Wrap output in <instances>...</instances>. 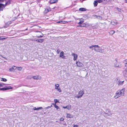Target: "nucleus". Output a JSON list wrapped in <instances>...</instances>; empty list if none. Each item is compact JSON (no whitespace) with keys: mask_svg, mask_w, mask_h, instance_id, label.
<instances>
[{"mask_svg":"<svg viewBox=\"0 0 127 127\" xmlns=\"http://www.w3.org/2000/svg\"><path fill=\"white\" fill-rule=\"evenodd\" d=\"M84 94V91L82 90L80 91L78 93L77 95L75 96V97L78 98L81 97Z\"/></svg>","mask_w":127,"mask_h":127,"instance_id":"obj_1","label":"nucleus"},{"mask_svg":"<svg viewBox=\"0 0 127 127\" xmlns=\"http://www.w3.org/2000/svg\"><path fill=\"white\" fill-rule=\"evenodd\" d=\"M95 46L94 50L95 51L100 53H102L103 52V50L98 45H95Z\"/></svg>","mask_w":127,"mask_h":127,"instance_id":"obj_2","label":"nucleus"},{"mask_svg":"<svg viewBox=\"0 0 127 127\" xmlns=\"http://www.w3.org/2000/svg\"><path fill=\"white\" fill-rule=\"evenodd\" d=\"M59 85L58 84H55V89L59 93L62 92V90L59 87Z\"/></svg>","mask_w":127,"mask_h":127,"instance_id":"obj_3","label":"nucleus"},{"mask_svg":"<svg viewBox=\"0 0 127 127\" xmlns=\"http://www.w3.org/2000/svg\"><path fill=\"white\" fill-rule=\"evenodd\" d=\"M125 88H123L121 90H118L119 93L121 95V96H123L125 94Z\"/></svg>","mask_w":127,"mask_h":127,"instance_id":"obj_4","label":"nucleus"},{"mask_svg":"<svg viewBox=\"0 0 127 127\" xmlns=\"http://www.w3.org/2000/svg\"><path fill=\"white\" fill-rule=\"evenodd\" d=\"M125 88H123L121 90H118L119 93L121 95V96H123L125 94Z\"/></svg>","mask_w":127,"mask_h":127,"instance_id":"obj_5","label":"nucleus"},{"mask_svg":"<svg viewBox=\"0 0 127 127\" xmlns=\"http://www.w3.org/2000/svg\"><path fill=\"white\" fill-rule=\"evenodd\" d=\"M76 63L78 67H82L83 66V64L79 61H76Z\"/></svg>","mask_w":127,"mask_h":127,"instance_id":"obj_6","label":"nucleus"},{"mask_svg":"<svg viewBox=\"0 0 127 127\" xmlns=\"http://www.w3.org/2000/svg\"><path fill=\"white\" fill-rule=\"evenodd\" d=\"M12 89L13 88L10 86H6L4 88H2L1 91H5L7 90Z\"/></svg>","mask_w":127,"mask_h":127,"instance_id":"obj_7","label":"nucleus"},{"mask_svg":"<svg viewBox=\"0 0 127 127\" xmlns=\"http://www.w3.org/2000/svg\"><path fill=\"white\" fill-rule=\"evenodd\" d=\"M121 96V95L117 91H116L114 97L115 98L117 99Z\"/></svg>","mask_w":127,"mask_h":127,"instance_id":"obj_8","label":"nucleus"},{"mask_svg":"<svg viewBox=\"0 0 127 127\" xmlns=\"http://www.w3.org/2000/svg\"><path fill=\"white\" fill-rule=\"evenodd\" d=\"M59 56L63 59H66V57L64 56V53L63 51H62L60 53Z\"/></svg>","mask_w":127,"mask_h":127,"instance_id":"obj_9","label":"nucleus"},{"mask_svg":"<svg viewBox=\"0 0 127 127\" xmlns=\"http://www.w3.org/2000/svg\"><path fill=\"white\" fill-rule=\"evenodd\" d=\"M17 69V67L16 66H13L9 68V70L10 71L12 72L14 70H16Z\"/></svg>","mask_w":127,"mask_h":127,"instance_id":"obj_10","label":"nucleus"},{"mask_svg":"<svg viewBox=\"0 0 127 127\" xmlns=\"http://www.w3.org/2000/svg\"><path fill=\"white\" fill-rule=\"evenodd\" d=\"M32 78L35 80L40 79H41V77L39 75H36L33 76Z\"/></svg>","mask_w":127,"mask_h":127,"instance_id":"obj_11","label":"nucleus"},{"mask_svg":"<svg viewBox=\"0 0 127 127\" xmlns=\"http://www.w3.org/2000/svg\"><path fill=\"white\" fill-rule=\"evenodd\" d=\"M71 55L73 57V60L75 61L77 59L78 56L76 54L74 53H72Z\"/></svg>","mask_w":127,"mask_h":127,"instance_id":"obj_12","label":"nucleus"},{"mask_svg":"<svg viewBox=\"0 0 127 127\" xmlns=\"http://www.w3.org/2000/svg\"><path fill=\"white\" fill-rule=\"evenodd\" d=\"M5 7L4 5L0 3V11L2 10Z\"/></svg>","mask_w":127,"mask_h":127,"instance_id":"obj_13","label":"nucleus"},{"mask_svg":"<svg viewBox=\"0 0 127 127\" xmlns=\"http://www.w3.org/2000/svg\"><path fill=\"white\" fill-rule=\"evenodd\" d=\"M73 116L71 114H67V116L66 117L67 118H72L73 117Z\"/></svg>","mask_w":127,"mask_h":127,"instance_id":"obj_14","label":"nucleus"},{"mask_svg":"<svg viewBox=\"0 0 127 127\" xmlns=\"http://www.w3.org/2000/svg\"><path fill=\"white\" fill-rule=\"evenodd\" d=\"M120 63L119 62H116V63H114V67H119V64Z\"/></svg>","mask_w":127,"mask_h":127,"instance_id":"obj_15","label":"nucleus"},{"mask_svg":"<svg viewBox=\"0 0 127 127\" xmlns=\"http://www.w3.org/2000/svg\"><path fill=\"white\" fill-rule=\"evenodd\" d=\"M58 0H51L49 1L51 4L56 3L57 2Z\"/></svg>","mask_w":127,"mask_h":127,"instance_id":"obj_16","label":"nucleus"},{"mask_svg":"<svg viewBox=\"0 0 127 127\" xmlns=\"http://www.w3.org/2000/svg\"><path fill=\"white\" fill-rule=\"evenodd\" d=\"M51 10V9L49 8H48L46 9L44 11V12L45 13H47L48 12Z\"/></svg>","mask_w":127,"mask_h":127,"instance_id":"obj_17","label":"nucleus"},{"mask_svg":"<svg viewBox=\"0 0 127 127\" xmlns=\"http://www.w3.org/2000/svg\"><path fill=\"white\" fill-rule=\"evenodd\" d=\"M123 74L124 76L126 77H127V70H125L123 72Z\"/></svg>","mask_w":127,"mask_h":127,"instance_id":"obj_18","label":"nucleus"},{"mask_svg":"<svg viewBox=\"0 0 127 127\" xmlns=\"http://www.w3.org/2000/svg\"><path fill=\"white\" fill-rule=\"evenodd\" d=\"M124 82V81H118V84L119 85H123Z\"/></svg>","mask_w":127,"mask_h":127,"instance_id":"obj_19","label":"nucleus"},{"mask_svg":"<svg viewBox=\"0 0 127 127\" xmlns=\"http://www.w3.org/2000/svg\"><path fill=\"white\" fill-rule=\"evenodd\" d=\"M44 39H37L36 40V41H37L39 42L42 43V42L43 41Z\"/></svg>","mask_w":127,"mask_h":127,"instance_id":"obj_20","label":"nucleus"},{"mask_svg":"<svg viewBox=\"0 0 127 127\" xmlns=\"http://www.w3.org/2000/svg\"><path fill=\"white\" fill-rule=\"evenodd\" d=\"M53 104L55 108H56L57 110L59 109H60V108H59V106H57L56 104Z\"/></svg>","mask_w":127,"mask_h":127,"instance_id":"obj_21","label":"nucleus"},{"mask_svg":"<svg viewBox=\"0 0 127 127\" xmlns=\"http://www.w3.org/2000/svg\"><path fill=\"white\" fill-rule=\"evenodd\" d=\"M115 31L113 30H112L109 32V34L111 35H113L115 33Z\"/></svg>","mask_w":127,"mask_h":127,"instance_id":"obj_22","label":"nucleus"},{"mask_svg":"<svg viewBox=\"0 0 127 127\" xmlns=\"http://www.w3.org/2000/svg\"><path fill=\"white\" fill-rule=\"evenodd\" d=\"M71 108V105L69 104L67 106V109L68 110H70Z\"/></svg>","mask_w":127,"mask_h":127,"instance_id":"obj_23","label":"nucleus"},{"mask_svg":"<svg viewBox=\"0 0 127 127\" xmlns=\"http://www.w3.org/2000/svg\"><path fill=\"white\" fill-rule=\"evenodd\" d=\"M17 69L19 71H21L22 70V67H17Z\"/></svg>","mask_w":127,"mask_h":127,"instance_id":"obj_24","label":"nucleus"},{"mask_svg":"<svg viewBox=\"0 0 127 127\" xmlns=\"http://www.w3.org/2000/svg\"><path fill=\"white\" fill-rule=\"evenodd\" d=\"M3 36H0V40H3L4 39H5L7 38V37H6L5 38L3 37Z\"/></svg>","mask_w":127,"mask_h":127,"instance_id":"obj_25","label":"nucleus"},{"mask_svg":"<svg viewBox=\"0 0 127 127\" xmlns=\"http://www.w3.org/2000/svg\"><path fill=\"white\" fill-rule=\"evenodd\" d=\"M79 10L80 11H84L86 10V9L85 8H79Z\"/></svg>","mask_w":127,"mask_h":127,"instance_id":"obj_26","label":"nucleus"},{"mask_svg":"<svg viewBox=\"0 0 127 127\" xmlns=\"http://www.w3.org/2000/svg\"><path fill=\"white\" fill-rule=\"evenodd\" d=\"M124 63L125 64V66H127V59L125 60L124 62Z\"/></svg>","mask_w":127,"mask_h":127,"instance_id":"obj_27","label":"nucleus"},{"mask_svg":"<svg viewBox=\"0 0 127 127\" xmlns=\"http://www.w3.org/2000/svg\"><path fill=\"white\" fill-rule=\"evenodd\" d=\"M97 4H98V3H97V1H95L94 2V6H96L97 5Z\"/></svg>","mask_w":127,"mask_h":127,"instance_id":"obj_28","label":"nucleus"},{"mask_svg":"<svg viewBox=\"0 0 127 127\" xmlns=\"http://www.w3.org/2000/svg\"><path fill=\"white\" fill-rule=\"evenodd\" d=\"M0 80L1 81L6 82L7 81V80L5 78H2Z\"/></svg>","mask_w":127,"mask_h":127,"instance_id":"obj_29","label":"nucleus"},{"mask_svg":"<svg viewBox=\"0 0 127 127\" xmlns=\"http://www.w3.org/2000/svg\"><path fill=\"white\" fill-rule=\"evenodd\" d=\"M111 23L113 25H115L117 24V23L116 22V21L115 22L114 21H112L111 22Z\"/></svg>","mask_w":127,"mask_h":127,"instance_id":"obj_30","label":"nucleus"},{"mask_svg":"<svg viewBox=\"0 0 127 127\" xmlns=\"http://www.w3.org/2000/svg\"><path fill=\"white\" fill-rule=\"evenodd\" d=\"M84 22V21L83 20H80V21L78 23V24L79 25L83 23Z\"/></svg>","mask_w":127,"mask_h":127,"instance_id":"obj_31","label":"nucleus"},{"mask_svg":"<svg viewBox=\"0 0 127 127\" xmlns=\"http://www.w3.org/2000/svg\"><path fill=\"white\" fill-rule=\"evenodd\" d=\"M94 17H96L97 18L100 19L101 18V17L99 16H97L95 15H94Z\"/></svg>","mask_w":127,"mask_h":127,"instance_id":"obj_32","label":"nucleus"},{"mask_svg":"<svg viewBox=\"0 0 127 127\" xmlns=\"http://www.w3.org/2000/svg\"><path fill=\"white\" fill-rule=\"evenodd\" d=\"M32 78V76L31 75L28 76L27 77V78L28 79H31Z\"/></svg>","mask_w":127,"mask_h":127,"instance_id":"obj_33","label":"nucleus"},{"mask_svg":"<svg viewBox=\"0 0 127 127\" xmlns=\"http://www.w3.org/2000/svg\"><path fill=\"white\" fill-rule=\"evenodd\" d=\"M54 102H55V104H56V103L57 102H59V101L57 99H54Z\"/></svg>","mask_w":127,"mask_h":127,"instance_id":"obj_34","label":"nucleus"},{"mask_svg":"<svg viewBox=\"0 0 127 127\" xmlns=\"http://www.w3.org/2000/svg\"><path fill=\"white\" fill-rule=\"evenodd\" d=\"M94 48H95V45H92V46H90L89 47V48L90 49H91L92 50H93V49L94 48Z\"/></svg>","mask_w":127,"mask_h":127,"instance_id":"obj_35","label":"nucleus"},{"mask_svg":"<svg viewBox=\"0 0 127 127\" xmlns=\"http://www.w3.org/2000/svg\"><path fill=\"white\" fill-rule=\"evenodd\" d=\"M5 84L4 83H0V87H2L4 86Z\"/></svg>","mask_w":127,"mask_h":127,"instance_id":"obj_36","label":"nucleus"},{"mask_svg":"<svg viewBox=\"0 0 127 127\" xmlns=\"http://www.w3.org/2000/svg\"><path fill=\"white\" fill-rule=\"evenodd\" d=\"M42 34V35L38 36V35H37L36 36L38 37V38H40L41 37H42L43 36V34Z\"/></svg>","mask_w":127,"mask_h":127,"instance_id":"obj_37","label":"nucleus"},{"mask_svg":"<svg viewBox=\"0 0 127 127\" xmlns=\"http://www.w3.org/2000/svg\"><path fill=\"white\" fill-rule=\"evenodd\" d=\"M42 109V107H38L37 108H36V110H39V109Z\"/></svg>","mask_w":127,"mask_h":127,"instance_id":"obj_38","label":"nucleus"},{"mask_svg":"<svg viewBox=\"0 0 127 127\" xmlns=\"http://www.w3.org/2000/svg\"><path fill=\"white\" fill-rule=\"evenodd\" d=\"M60 50H59V49H57V53L58 54H59V53L60 52Z\"/></svg>","mask_w":127,"mask_h":127,"instance_id":"obj_39","label":"nucleus"},{"mask_svg":"<svg viewBox=\"0 0 127 127\" xmlns=\"http://www.w3.org/2000/svg\"><path fill=\"white\" fill-rule=\"evenodd\" d=\"M64 120V119L63 118H61L60 119V121H63Z\"/></svg>","mask_w":127,"mask_h":127,"instance_id":"obj_40","label":"nucleus"},{"mask_svg":"<svg viewBox=\"0 0 127 127\" xmlns=\"http://www.w3.org/2000/svg\"><path fill=\"white\" fill-rule=\"evenodd\" d=\"M57 23H63V21H61L57 22Z\"/></svg>","mask_w":127,"mask_h":127,"instance_id":"obj_41","label":"nucleus"},{"mask_svg":"<svg viewBox=\"0 0 127 127\" xmlns=\"http://www.w3.org/2000/svg\"><path fill=\"white\" fill-rule=\"evenodd\" d=\"M67 21H63V24H65L66 23H67Z\"/></svg>","mask_w":127,"mask_h":127,"instance_id":"obj_42","label":"nucleus"},{"mask_svg":"<svg viewBox=\"0 0 127 127\" xmlns=\"http://www.w3.org/2000/svg\"><path fill=\"white\" fill-rule=\"evenodd\" d=\"M97 2H98V3H101V0H97Z\"/></svg>","mask_w":127,"mask_h":127,"instance_id":"obj_43","label":"nucleus"},{"mask_svg":"<svg viewBox=\"0 0 127 127\" xmlns=\"http://www.w3.org/2000/svg\"><path fill=\"white\" fill-rule=\"evenodd\" d=\"M0 56L2 58H4L6 60H7V59L5 58V57H3L1 55H0Z\"/></svg>","mask_w":127,"mask_h":127,"instance_id":"obj_44","label":"nucleus"},{"mask_svg":"<svg viewBox=\"0 0 127 127\" xmlns=\"http://www.w3.org/2000/svg\"><path fill=\"white\" fill-rule=\"evenodd\" d=\"M118 59L117 58H116L115 59V61H116V62H118Z\"/></svg>","mask_w":127,"mask_h":127,"instance_id":"obj_45","label":"nucleus"},{"mask_svg":"<svg viewBox=\"0 0 127 127\" xmlns=\"http://www.w3.org/2000/svg\"><path fill=\"white\" fill-rule=\"evenodd\" d=\"M73 127H78V126L77 125H74Z\"/></svg>","mask_w":127,"mask_h":127,"instance_id":"obj_46","label":"nucleus"},{"mask_svg":"<svg viewBox=\"0 0 127 127\" xmlns=\"http://www.w3.org/2000/svg\"><path fill=\"white\" fill-rule=\"evenodd\" d=\"M63 108H64V109H66V108L67 109V106H63Z\"/></svg>","mask_w":127,"mask_h":127,"instance_id":"obj_47","label":"nucleus"},{"mask_svg":"<svg viewBox=\"0 0 127 127\" xmlns=\"http://www.w3.org/2000/svg\"><path fill=\"white\" fill-rule=\"evenodd\" d=\"M50 107H51V106H48L47 107H46V109H47L49 108H50Z\"/></svg>","mask_w":127,"mask_h":127,"instance_id":"obj_48","label":"nucleus"},{"mask_svg":"<svg viewBox=\"0 0 127 127\" xmlns=\"http://www.w3.org/2000/svg\"><path fill=\"white\" fill-rule=\"evenodd\" d=\"M33 110H36V107H34L33 109Z\"/></svg>","mask_w":127,"mask_h":127,"instance_id":"obj_49","label":"nucleus"},{"mask_svg":"<svg viewBox=\"0 0 127 127\" xmlns=\"http://www.w3.org/2000/svg\"><path fill=\"white\" fill-rule=\"evenodd\" d=\"M36 32H38L39 34L41 33V32L40 31H37Z\"/></svg>","mask_w":127,"mask_h":127,"instance_id":"obj_50","label":"nucleus"},{"mask_svg":"<svg viewBox=\"0 0 127 127\" xmlns=\"http://www.w3.org/2000/svg\"><path fill=\"white\" fill-rule=\"evenodd\" d=\"M107 0H101V2H104L105 1H106Z\"/></svg>","mask_w":127,"mask_h":127,"instance_id":"obj_51","label":"nucleus"},{"mask_svg":"<svg viewBox=\"0 0 127 127\" xmlns=\"http://www.w3.org/2000/svg\"><path fill=\"white\" fill-rule=\"evenodd\" d=\"M118 11L119 12H121V10L120 9H118Z\"/></svg>","mask_w":127,"mask_h":127,"instance_id":"obj_52","label":"nucleus"},{"mask_svg":"<svg viewBox=\"0 0 127 127\" xmlns=\"http://www.w3.org/2000/svg\"><path fill=\"white\" fill-rule=\"evenodd\" d=\"M85 26H82V25H80L79 26V27H85Z\"/></svg>","mask_w":127,"mask_h":127,"instance_id":"obj_53","label":"nucleus"},{"mask_svg":"<svg viewBox=\"0 0 127 127\" xmlns=\"http://www.w3.org/2000/svg\"><path fill=\"white\" fill-rule=\"evenodd\" d=\"M3 0H0V1L1 2V1H3Z\"/></svg>","mask_w":127,"mask_h":127,"instance_id":"obj_54","label":"nucleus"},{"mask_svg":"<svg viewBox=\"0 0 127 127\" xmlns=\"http://www.w3.org/2000/svg\"><path fill=\"white\" fill-rule=\"evenodd\" d=\"M125 1H126V2L127 3V0H126Z\"/></svg>","mask_w":127,"mask_h":127,"instance_id":"obj_55","label":"nucleus"},{"mask_svg":"<svg viewBox=\"0 0 127 127\" xmlns=\"http://www.w3.org/2000/svg\"><path fill=\"white\" fill-rule=\"evenodd\" d=\"M35 26V27H37V26Z\"/></svg>","mask_w":127,"mask_h":127,"instance_id":"obj_56","label":"nucleus"},{"mask_svg":"<svg viewBox=\"0 0 127 127\" xmlns=\"http://www.w3.org/2000/svg\"><path fill=\"white\" fill-rule=\"evenodd\" d=\"M2 89V88H0V90H1Z\"/></svg>","mask_w":127,"mask_h":127,"instance_id":"obj_57","label":"nucleus"},{"mask_svg":"<svg viewBox=\"0 0 127 127\" xmlns=\"http://www.w3.org/2000/svg\"><path fill=\"white\" fill-rule=\"evenodd\" d=\"M27 30V28L25 30Z\"/></svg>","mask_w":127,"mask_h":127,"instance_id":"obj_58","label":"nucleus"},{"mask_svg":"<svg viewBox=\"0 0 127 127\" xmlns=\"http://www.w3.org/2000/svg\"><path fill=\"white\" fill-rule=\"evenodd\" d=\"M87 24H86V25L87 26Z\"/></svg>","mask_w":127,"mask_h":127,"instance_id":"obj_59","label":"nucleus"},{"mask_svg":"<svg viewBox=\"0 0 127 127\" xmlns=\"http://www.w3.org/2000/svg\"><path fill=\"white\" fill-rule=\"evenodd\" d=\"M52 105H51V106H51V107H52Z\"/></svg>","mask_w":127,"mask_h":127,"instance_id":"obj_60","label":"nucleus"},{"mask_svg":"<svg viewBox=\"0 0 127 127\" xmlns=\"http://www.w3.org/2000/svg\"><path fill=\"white\" fill-rule=\"evenodd\" d=\"M33 26H32L31 27H33Z\"/></svg>","mask_w":127,"mask_h":127,"instance_id":"obj_61","label":"nucleus"}]
</instances>
